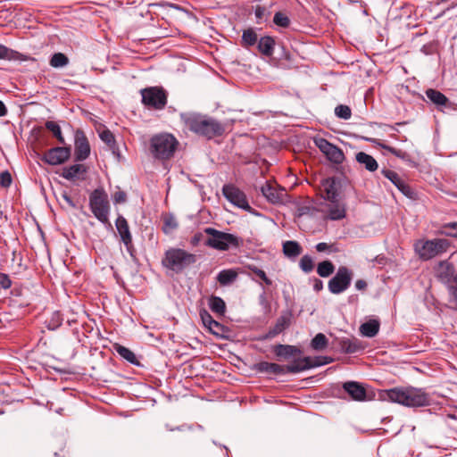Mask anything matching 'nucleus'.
<instances>
[{
    "instance_id": "1",
    "label": "nucleus",
    "mask_w": 457,
    "mask_h": 457,
    "mask_svg": "<svg viewBox=\"0 0 457 457\" xmlns=\"http://www.w3.org/2000/svg\"><path fill=\"white\" fill-rule=\"evenodd\" d=\"M180 120L187 129L192 132L211 139L221 136L224 132L223 125L217 120L195 112H182Z\"/></svg>"
},
{
    "instance_id": "2",
    "label": "nucleus",
    "mask_w": 457,
    "mask_h": 457,
    "mask_svg": "<svg viewBox=\"0 0 457 457\" xmlns=\"http://www.w3.org/2000/svg\"><path fill=\"white\" fill-rule=\"evenodd\" d=\"M385 395L389 401L411 408L427 407L431 403L430 395L419 387H394L386 390Z\"/></svg>"
},
{
    "instance_id": "3",
    "label": "nucleus",
    "mask_w": 457,
    "mask_h": 457,
    "mask_svg": "<svg viewBox=\"0 0 457 457\" xmlns=\"http://www.w3.org/2000/svg\"><path fill=\"white\" fill-rule=\"evenodd\" d=\"M178 145L179 142L174 136L162 133L151 138L150 151L155 159L169 160L174 155Z\"/></svg>"
},
{
    "instance_id": "4",
    "label": "nucleus",
    "mask_w": 457,
    "mask_h": 457,
    "mask_svg": "<svg viewBox=\"0 0 457 457\" xmlns=\"http://www.w3.org/2000/svg\"><path fill=\"white\" fill-rule=\"evenodd\" d=\"M204 232L210 236L204 245L219 251H228L230 247L238 248L243 244V240L237 236L214 228H205Z\"/></svg>"
},
{
    "instance_id": "5",
    "label": "nucleus",
    "mask_w": 457,
    "mask_h": 457,
    "mask_svg": "<svg viewBox=\"0 0 457 457\" xmlns=\"http://www.w3.org/2000/svg\"><path fill=\"white\" fill-rule=\"evenodd\" d=\"M89 207L94 216L101 223L112 228V224L109 220L110 203L107 194L103 189H95L90 194Z\"/></svg>"
},
{
    "instance_id": "6",
    "label": "nucleus",
    "mask_w": 457,
    "mask_h": 457,
    "mask_svg": "<svg viewBox=\"0 0 457 457\" xmlns=\"http://www.w3.org/2000/svg\"><path fill=\"white\" fill-rule=\"evenodd\" d=\"M195 262L196 257L195 254L189 253L183 249L170 248L165 252V256L162 262L167 269L176 272H180Z\"/></svg>"
},
{
    "instance_id": "7",
    "label": "nucleus",
    "mask_w": 457,
    "mask_h": 457,
    "mask_svg": "<svg viewBox=\"0 0 457 457\" xmlns=\"http://www.w3.org/2000/svg\"><path fill=\"white\" fill-rule=\"evenodd\" d=\"M450 246V242L445 238H435L432 240H419L414 247L420 258L428 261L439 254L445 253Z\"/></svg>"
},
{
    "instance_id": "8",
    "label": "nucleus",
    "mask_w": 457,
    "mask_h": 457,
    "mask_svg": "<svg viewBox=\"0 0 457 457\" xmlns=\"http://www.w3.org/2000/svg\"><path fill=\"white\" fill-rule=\"evenodd\" d=\"M142 103L150 108L162 110L167 104L166 92L157 87L144 88L141 90Z\"/></svg>"
},
{
    "instance_id": "9",
    "label": "nucleus",
    "mask_w": 457,
    "mask_h": 457,
    "mask_svg": "<svg viewBox=\"0 0 457 457\" xmlns=\"http://www.w3.org/2000/svg\"><path fill=\"white\" fill-rule=\"evenodd\" d=\"M353 271L345 266H340L335 276L328 281V288L330 293L339 295L351 285Z\"/></svg>"
},
{
    "instance_id": "10",
    "label": "nucleus",
    "mask_w": 457,
    "mask_h": 457,
    "mask_svg": "<svg viewBox=\"0 0 457 457\" xmlns=\"http://www.w3.org/2000/svg\"><path fill=\"white\" fill-rule=\"evenodd\" d=\"M313 142L329 162L335 164H341L345 161L343 151L326 138L315 137Z\"/></svg>"
},
{
    "instance_id": "11",
    "label": "nucleus",
    "mask_w": 457,
    "mask_h": 457,
    "mask_svg": "<svg viewBox=\"0 0 457 457\" xmlns=\"http://www.w3.org/2000/svg\"><path fill=\"white\" fill-rule=\"evenodd\" d=\"M224 197L235 206L249 211L251 206L248 203L245 194L232 184H226L222 187Z\"/></svg>"
},
{
    "instance_id": "12",
    "label": "nucleus",
    "mask_w": 457,
    "mask_h": 457,
    "mask_svg": "<svg viewBox=\"0 0 457 457\" xmlns=\"http://www.w3.org/2000/svg\"><path fill=\"white\" fill-rule=\"evenodd\" d=\"M116 229L120 237V241L124 244L127 252L133 256L135 247L132 241V235L129 229L127 220L122 216L119 215L115 220Z\"/></svg>"
},
{
    "instance_id": "13",
    "label": "nucleus",
    "mask_w": 457,
    "mask_h": 457,
    "mask_svg": "<svg viewBox=\"0 0 457 457\" xmlns=\"http://www.w3.org/2000/svg\"><path fill=\"white\" fill-rule=\"evenodd\" d=\"M71 156V148L66 146H56L47 150L42 158L50 165H59L65 162Z\"/></svg>"
},
{
    "instance_id": "14",
    "label": "nucleus",
    "mask_w": 457,
    "mask_h": 457,
    "mask_svg": "<svg viewBox=\"0 0 457 457\" xmlns=\"http://www.w3.org/2000/svg\"><path fill=\"white\" fill-rule=\"evenodd\" d=\"M90 154V146L87 137L82 130L78 129L75 133V160L82 162L86 160Z\"/></svg>"
},
{
    "instance_id": "15",
    "label": "nucleus",
    "mask_w": 457,
    "mask_h": 457,
    "mask_svg": "<svg viewBox=\"0 0 457 457\" xmlns=\"http://www.w3.org/2000/svg\"><path fill=\"white\" fill-rule=\"evenodd\" d=\"M333 345L345 353H356L364 349L362 343L355 337H337Z\"/></svg>"
},
{
    "instance_id": "16",
    "label": "nucleus",
    "mask_w": 457,
    "mask_h": 457,
    "mask_svg": "<svg viewBox=\"0 0 457 457\" xmlns=\"http://www.w3.org/2000/svg\"><path fill=\"white\" fill-rule=\"evenodd\" d=\"M87 172V168L84 164H72L63 167L60 172V176L67 180H84Z\"/></svg>"
},
{
    "instance_id": "17",
    "label": "nucleus",
    "mask_w": 457,
    "mask_h": 457,
    "mask_svg": "<svg viewBox=\"0 0 457 457\" xmlns=\"http://www.w3.org/2000/svg\"><path fill=\"white\" fill-rule=\"evenodd\" d=\"M262 195L272 204L283 203L286 195L284 188H277L271 182L266 181L261 187Z\"/></svg>"
},
{
    "instance_id": "18",
    "label": "nucleus",
    "mask_w": 457,
    "mask_h": 457,
    "mask_svg": "<svg viewBox=\"0 0 457 457\" xmlns=\"http://www.w3.org/2000/svg\"><path fill=\"white\" fill-rule=\"evenodd\" d=\"M382 174L385 178L388 179L404 195L409 198L414 197V191L411 187L404 182L403 179L400 178V176L394 170H383Z\"/></svg>"
},
{
    "instance_id": "19",
    "label": "nucleus",
    "mask_w": 457,
    "mask_h": 457,
    "mask_svg": "<svg viewBox=\"0 0 457 457\" xmlns=\"http://www.w3.org/2000/svg\"><path fill=\"white\" fill-rule=\"evenodd\" d=\"M436 278L444 284H450L453 282L455 269L453 263L448 261H441L435 268Z\"/></svg>"
},
{
    "instance_id": "20",
    "label": "nucleus",
    "mask_w": 457,
    "mask_h": 457,
    "mask_svg": "<svg viewBox=\"0 0 457 457\" xmlns=\"http://www.w3.org/2000/svg\"><path fill=\"white\" fill-rule=\"evenodd\" d=\"M343 388L353 400L358 402L366 400V389L362 384L356 381H347L343 384Z\"/></svg>"
},
{
    "instance_id": "21",
    "label": "nucleus",
    "mask_w": 457,
    "mask_h": 457,
    "mask_svg": "<svg viewBox=\"0 0 457 457\" xmlns=\"http://www.w3.org/2000/svg\"><path fill=\"white\" fill-rule=\"evenodd\" d=\"M327 204L326 219L330 220H340L346 215L345 204L337 200L328 201Z\"/></svg>"
},
{
    "instance_id": "22",
    "label": "nucleus",
    "mask_w": 457,
    "mask_h": 457,
    "mask_svg": "<svg viewBox=\"0 0 457 457\" xmlns=\"http://www.w3.org/2000/svg\"><path fill=\"white\" fill-rule=\"evenodd\" d=\"M428 99L434 104L438 110H444L451 107L449 99L440 91L429 88L425 92Z\"/></svg>"
},
{
    "instance_id": "23",
    "label": "nucleus",
    "mask_w": 457,
    "mask_h": 457,
    "mask_svg": "<svg viewBox=\"0 0 457 457\" xmlns=\"http://www.w3.org/2000/svg\"><path fill=\"white\" fill-rule=\"evenodd\" d=\"M253 370L259 373H268L274 375L286 374V369L284 366L268 361H260L255 363Z\"/></svg>"
},
{
    "instance_id": "24",
    "label": "nucleus",
    "mask_w": 457,
    "mask_h": 457,
    "mask_svg": "<svg viewBox=\"0 0 457 457\" xmlns=\"http://www.w3.org/2000/svg\"><path fill=\"white\" fill-rule=\"evenodd\" d=\"M325 199L328 201L337 200L339 183L336 178H328L322 181Z\"/></svg>"
},
{
    "instance_id": "25",
    "label": "nucleus",
    "mask_w": 457,
    "mask_h": 457,
    "mask_svg": "<svg viewBox=\"0 0 457 457\" xmlns=\"http://www.w3.org/2000/svg\"><path fill=\"white\" fill-rule=\"evenodd\" d=\"M356 162L363 166L368 171L374 172L378 170V164L375 158L364 152H359L355 154Z\"/></svg>"
},
{
    "instance_id": "26",
    "label": "nucleus",
    "mask_w": 457,
    "mask_h": 457,
    "mask_svg": "<svg viewBox=\"0 0 457 457\" xmlns=\"http://www.w3.org/2000/svg\"><path fill=\"white\" fill-rule=\"evenodd\" d=\"M312 357H304L295 361L292 364L284 366L287 373H298L312 369Z\"/></svg>"
},
{
    "instance_id": "27",
    "label": "nucleus",
    "mask_w": 457,
    "mask_h": 457,
    "mask_svg": "<svg viewBox=\"0 0 457 457\" xmlns=\"http://www.w3.org/2000/svg\"><path fill=\"white\" fill-rule=\"evenodd\" d=\"M275 40L270 36L262 37L257 42L259 52L265 56H271L274 52Z\"/></svg>"
},
{
    "instance_id": "28",
    "label": "nucleus",
    "mask_w": 457,
    "mask_h": 457,
    "mask_svg": "<svg viewBox=\"0 0 457 457\" xmlns=\"http://www.w3.org/2000/svg\"><path fill=\"white\" fill-rule=\"evenodd\" d=\"M289 326V319L285 316H280L276 324L263 336L264 339H270L280 334L284 329Z\"/></svg>"
},
{
    "instance_id": "29",
    "label": "nucleus",
    "mask_w": 457,
    "mask_h": 457,
    "mask_svg": "<svg viewBox=\"0 0 457 457\" xmlns=\"http://www.w3.org/2000/svg\"><path fill=\"white\" fill-rule=\"evenodd\" d=\"M113 348L120 357H122L124 360H126L130 364H133L135 366L141 365L139 361L137 360L136 354L130 349H129L121 345H119V344H115L113 345Z\"/></svg>"
},
{
    "instance_id": "30",
    "label": "nucleus",
    "mask_w": 457,
    "mask_h": 457,
    "mask_svg": "<svg viewBox=\"0 0 457 457\" xmlns=\"http://www.w3.org/2000/svg\"><path fill=\"white\" fill-rule=\"evenodd\" d=\"M237 278V272L235 270L228 269L220 270L218 273L216 279L220 286L225 287L231 285L234 281H236Z\"/></svg>"
},
{
    "instance_id": "31",
    "label": "nucleus",
    "mask_w": 457,
    "mask_h": 457,
    "mask_svg": "<svg viewBox=\"0 0 457 457\" xmlns=\"http://www.w3.org/2000/svg\"><path fill=\"white\" fill-rule=\"evenodd\" d=\"M0 59L27 61L29 58L22 54L6 47L0 44Z\"/></svg>"
},
{
    "instance_id": "32",
    "label": "nucleus",
    "mask_w": 457,
    "mask_h": 457,
    "mask_svg": "<svg viewBox=\"0 0 457 457\" xmlns=\"http://www.w3.org/2000/svg\"><path fill=\"white\" fill-rule=\"evenodd\" d=\"M303 252V248L296 241H286L283 244V253L288 258H296Z\"/></svg>"
},
{
    "instance_id": "33",
    "label": "nucleus",
    "mask_w": 457,
    "mask_h": 457,
    "mask_svg": "<svg viewBox=\"0 0 457 457\" xmlns=\"http://www.w3.org/2000/svg\"><path fill=\"white\" fill-rule=\"evenodd\" d=\"M379 326L378 320H370L361 325L360 331L367 337H373L378 333Z\"/></svg>"
},
{
    "instance_id": "34",
    "label": "nucleus",
    "mask_w": 457,
    "mask_h": 457,
    "mask_svg": "<svg viewBox=\"0 0 457 457\" xmlns=\"http://www.w3.org/2000/svg\"><path fill=\"white\" fill-rule=\"evenodd\" d=\"M273 352L278 357L289 358L295 355L298 349L294 345L278 344L274 346Z\"/></svg>"
},
{
    "instance_id": "35",
    "label": "nucleus",
    "mask_w": 457,
    "mask_h": 457,
    "mask_svg": "<svg viewBox=\"0 0 457 457\" xmlns=\"http://www.w3.org/2000/svg\"><path fill=\"white\" fill-rule=\"evenodd\" d=\"M258 42V36L252 28L245 29L242 34V46L244 47L253 46Z\"/></svg>"
},
{
    "instance_id": "36",
    "label": "nucleus",
    "mask_w": 457,
    "mask_h": 457,
    "mask_svg": "<svg viewBox=\"0 0 457 457\" xmlns=\"http://www.w3.org/2000/svg\"><path fill=\"white\" fill-rule=\"evenodd\" d=\"M209 307L213 312L220 315L224 314L226 311V304L223 299L215 295L211 296L209 299Z\"/></svg>"
},
{
    "instance_id": "37",
    "label": "nucleus",
    "mask_w": 457,
    "mask_h": 457,
    "mask_svg": "<svg viewBox=\"0 0 457 457\" xmlns=\"http://www.w3.org/2000/svg\"><path fill=\"white\" fill-rule=\"evenodd\" d=\"M201 318L204 326L208 327L209 329L213 333L217 334L219 329H221L222 326L220 322L214 320L212 317L206 312H201Z\"/></svg>"
},
{
    "instance_id": "38",
    "label": "nucleus",
    "mask_w": 457,
    "mask_h": 457,
    "mask_svg": "<svg viewBox=\"0 0 457 457\" xmlns=\"http://www.w3.org/2000/svg\"><path fill=\"white\" fill-rule=\"evenodd\" d=\"M366 140L370 141V142H374V143L376 142L378 144V145H379L381 148L388 151L389 153H391L392 154H394L395 156H396V157H398V158H400L402 160H404V161L409 160V154L406 152H404V151H402L400 149H396V148H395L393 146L387 145H386L384 143H381V142H377L376 139L366 138Z\"/></svg>"
},
{
    "instance_id": "39",
    "label": "nucleus",
    "mask_w": 457,
    "mask_h": 457,
    "mask_svg": "<svg viewBox=\"0 0 457 457\" xmlns=\"http://www.w3.org/2000/svg\"><path fill=\"white\" fill-rule=\"evenodd\" d=\"M69 63V58L62 53H55L51 56L49 64L53 68H62Z\"/></svg>"
},
{
    "instance_id": "40",
    "label": "nucleus",
    "mask_w": 457,
    "mask_h": 457,
    "mask_svg": "<svg viewBox=\"0 0 457 457\" xmlns=\"http://www.w3.org/2000/svg\"><path fill=\"white\" fill-rule=\"evenodd\" d=\"M334 270L335 266L330 261H323L317 267V273L322 278L330 276Z\"/></svg>"
},
{
    "instance_id": "41",
    "label": "nucleus",
    "mask_w": 457,
    "mask_h": 457,
    "mask_svg": "<svg viewBox=\"0 0 457 457\" xmlns=\"http://www.w3.org/2000/svg\"><path fill=\"white\" fill-rule=\"evenodd\" d=\"M46 128L51 131L58 142L62 145L65 144V140L62 137L61 127L54 121L49 120L46 122Z\"/></svg>"
},
{
    "instance_id": "42",
    "label": "nucleus",
    "mask_w": 457,
    "mask_h": 457,
    "mask_svg": "<svg viewBox=\"0 0 457 457\" xmlns=\"http://www.w3.org/2000/svg\"><path fill=\"white\" fill-rule=\"evenodd\" d=\"M328 345V339L322 333H318L312 340L311 346L316 351H320L326 348Z\"/></svg>"
},
{
    "instance_id": "43",
    "label": "nucleus",
    "mask_w": 457,
    "mask_h": 457,
    "mask_svg": "<svg viewBox=\"0 0 457 457\" xmlns=\"http://www.w3.org/2000/svg\"><path fill=\"white\" fill-rule=\"evenodd\" d=\"M100 138L112 150L115 154L116 142L113 134L109 129H104L100 133Z\"/></svg>"
},
{
    "instance_id": "44",
    "label": "nucleus",
    "mask_w": 457,
    "mask_h": 457,
    "mask_svg": "<svg viewBox=\"0 0 457 457\" xmlns=\"http://www.w3.org/2000/svg\"><path fill=\"white\" fill-rule=\"evenodd\" d=\"M335 115L343 120H349L352 117V110L348 105L339 104L335 108Z\"/></svg>"
},
{
    "instance_id": "45",
    "label": "nucleus",
    "mask_w": 457,
    "mask_h": 457,
    "mask_svg": "<svg viewBox=\"0 0 457 457\" xmlns=\"http://www.w3.org/2000/svg\"><path fill=\"white\" fill-rule=\"evenodd\" d=\"M247 268L252 273H253L258 278L262 280L267 286H270L272 284L271 279H270L267 277L265 271L262 270V269L254 265H249Z\"/></svg>"
},
{
    "instance_id": "46",
    "label": "nucleus",
    "mask_w": 457,
    "mask_h": 457,
    "mask_svg": "<svg viewBox=\"0 0 457 457\" xmlns=\"http://www.w3.org/2000/svg\"><path fill=\"white\" fill-rule=\"evenodd\" d=\"M441 233L445 236L457 238V222L445 223L441 228Z\"/></svg>"
},
{
    "instance_id": "47",
    "label": "nucleus",
    "mask_w": 457,
    "mask_h": 457,
    "mask_svg": "<svg viewBox=\"0 0 457 457\" xmlns=\"http://www.w3.org/2000/svg\"><path fill=\"white\" fill-rule=\"evenodd\" d=\"M300 268L305 273H309L313 270V261L312 258L309 255H303L299 262Z\"/></svg>"
},
{
    "instance_id": "48",
    "label": "nucleus",
    "mask_w": 457,
    "mask_h": 457,
    "mask_svg": "<svg viewBox=\"0 0 457 457\" xmlns=\"http://www.w3.org/2000/svg\"><path fill=\"white\" fill-rule=\"evenodd\" d=\"M273 21L276 25L282 28H287L290 24L289 18L280 12L275 13Z\"/></svg>"
},
{
    "instance_id": "49",
    "label": "nucleus",
    "mask_w": 457,
    "mask_h": 457,
    "mask_svg": "<svg viewBox=\"0 0 457 457\" xmlns=\"http://www.w3.org/2000/svg\"><path fill=\"white\" fill-rule=\"evenodd\" d=\"M177 228H178V222L176 221L174 217H172V216L165 217L164 227H163V231L165 233H169Z\"/></svg>"
},
{
    "instance_id": "50",
    "label": "nucleus",
    "mask_w": 457,
    "mask_h": 457,
    "mask_svg": "<svg viewBox=\"0 0 457 457\" xmlns=\"http://www.w3.org/2000/svg\"><path fill=\"white\" fill-rule=\"evenodd\" d=\"M333 359L328 356H318L315 358H312V368L326 365L331 363Z\"/></svg>"
},
{
    "instance_id": "51",
    "label": "nucleus",
    "mask_w": 457,
    "mask_h": 457,
    "mask_svg": "<svg viewBox=\"0 0 457 457\" xmlns=\"http://www.w3.org/2000/svg\"><path fill=\"white\" fill-rule=\"evenodd\" d=\"M12 175L8 170L2 171L0 173V186L7 188L12 184Z\"/></svg>"
},
{
    "instance_id": "52",
    "label": "nucleus",
    "mask_w": 457,
    "mask_h": 457,
    "mask_svg": "<svg viewBox=\"0 0 457 457\" xmlns=\"http://www.w3.org/2000/svg\"><path fill=\"white\" fill-rule=\"evenodd\" d=\"M12 286V280L9 276L4 273H0V287L4 289H8Z\"/></svg>"
},
{
    "instance_id": "53",
    "label": "nucleus",
    "mask_w": 457,
    "mask_h": 457,
    "mask_svg": "<svg viewBox=\"0 0 457 457\" xmlns=\"http://www.w3.org/2000/svg\"><path fill=\"white\" fill-rule=\"evenodd\" d=\"M127 200V195L123 191H117L113 195L114 204H123Z\"/></svg>"
},
{
    "instance_id": "54",
    "label": "nucleus",
    "mask_w": 457,
    "mask_h": 457,
    "mask_svg": "<svg viewBox=\"0 0 457 457\" xmlns=\"http://www.w3.org/2000/svg\"><path fill=\"white\" fill-rule=\"evenodd\" d=\"M315 248L318 252L321 253V252H325V251H330V252H333L334 250L332 249L333 248V245H328L327 243H324V242H321V243H318L316 245H315Z\"/></svg>"
},
{
    "instance_id": "55",
    "label": "nucleus",
    "mask_w": 457,
    "mask_h": 457,
    "mask_svg": "<svg viewBox=\"0 0 457 457\" xmlns=\"http://www.w3.org/2000/svg\"><path fill=\"white\" fill-rule=\"evenodd\" d=\"M448 291L451 295L452 301L455 305V308H457V286L449 285Z\"/></svg>"
},
{
    "instance_id": "56",
    "label": "nucleus",
    "mask_w": 457,
    "mask_h": 457,
    "mask_svg": "<svg viewBox=\"0 0 457 457\" xmlns=\"http://www.w3.org/2000/svg\"><path fill=\"white\" fill-rule=\"evenodd\" d=\"M204 236H203V233L201 232H197L195 233L192 237H191V240H190V243L193 246H196L199 245V243L202 241Z\"/></svg>"
},
{
    "instance_id": "57",
    "label": "nucleus",
    "mask_w": 457,
    "mask_h": 457,
    "mask_svg": "<svg viewBox=\"0 0 457 457\" xmlns=\"http://www.w3.org/2000/svg\"><path fill=\"white\" fill-rule=\"evenodd\" d=\"M265 12H266V9L262 6H257L254 10L255 17L258 20H262L263 18V16L265 15Z\"/></svg>"
},
{
    "instance_id": "58",
    "label": "nucleus",
    "mask_w": 457,
    "mask_h": 457,
    "mask_svg": "<svg viewBox=\"0 0 457 457\" xmlns=\"http://www.w3.org/2000/svg\"><path fill=\"white\" fill-rule=\"evenodd\" d=\"M367 287V282L363 279H358L355 282V288L360 291L365 290Z\"/></svg>"
},
{
    "instance_id": "59",
    "label": "nucleus",
    "mask_w": 457,
    "mask_h": 457,
    "mask_svg": "<svg viewBox=\"0 0 457 457\" xmlns=\"http://www.w3.org/2000/svg\"><path fill=\"white\" fill-rule=\"evenodd\" d=\"M313 288L317 292L320 291L323 288L322 281L320 279L316 278L313 285Z\"/></svg>"
},
{
    "instance_id": "60",
    "label": "nucleus",
    "mask_w": 457,
    "mask_h": 457,
    "mask_svg": "<svg viewBox=\"0 0 457 457\" xmlns=\"http://www.w3.org/2000/svg\"><path fill=\"white\" fill-rule=\"evenodd\" d=\"M6 113H7V109L4 105V104L0 100V117L6 115Z\"/></svg>"
},
{
    "instance_id": "61",
    "label": "nucleus",
    "mask_w": 457,
    "mask_h": 457,
    "mask_svg": "<svg viewBox=\"0 0 457 457\" xmlns=\"http://www.w3.org/2000/svg\"><path fill=\"white\" fill-rule=\"evenodd\" d=\"M62 197L69 205H71V207H75V204L71 196H69L67 194H64Z\"/></svg>"
},
{
    "instance_id": "62",
    "label": "nucleus",
    "mask_w": 457,
    "mask_h": 457,
    "mask_svg": "<svg viewBox=\"0 0 457 457\" xmlns=\"http://www.w3.org/2000/svg\"><path fill=\"white\" fill-rule=\"evenodd\" d=\"M168 6L171 7V8H174V9H177V10H182L181 7H179L178 4H171V3H167L166 4Z\"/></svg>"
},
{
    "instance_id": "63",
    "label": "nucleus",
    "mask_w": 457,
    "mask_h": 457,
    "mask_svg": "<svg viewBox=\"0 0 457 457\" xmlns=\"http://www.w3.org/2000/svg\"><path fill=\"white\" fill-rule=\"evenodd\" d=\"M283 57L286 59V60H291V56H290V54L289 53H285Z\"/></svg>"
},
{
    "instance_id": "64",
    "label": "nucleus",
    "mask_w": 457,
    "mask_h": 457,
    "mask_svg": "<svg viewBox=\"0 0 457 457\" xmlns=\"http://www.w3.org/2000/svg\"><path fill=\"white\" fill-rule=\"evenodd\" d=\"M453 282L457 284V273L456 274L454 273Z\"/></svg>"
}]
</instances>
